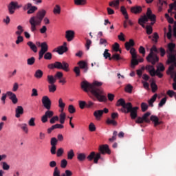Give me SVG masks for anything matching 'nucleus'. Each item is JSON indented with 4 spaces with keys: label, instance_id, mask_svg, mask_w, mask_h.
Masks as SVG:
<instances>
[{
    "label": "nucleus",
    "instance_id": "49",
    "mask_svg": "<svg viewBox=\"0 0 176 176\" xmlns=\"http://www.w3.org/2000/svg\"><path fill=\"white\" fill-rule=\"evenodd\" d=\"M89 131H96V125L94 124V123L93 122H91L89 125Z\"/></svg>",
    "mask_w": 176,
    "mask_h": 176
},
{
    "label": "nucleus",
    "instance_id": "25",
    "mask_svg": "<svg viewBox=\"0 0 176 176\" xmlns=\"http://www.w3.org/2000/svg\"><path fill=\"white\" fill-rule=\"evenodd\" d=\"M131 13H135V14L141 13V12H142V8H141V6L132 7L131 8Z\"/></svg>",
    "mask_w": 176,
    "mask_h": 176
},
{
    "label": "nucleus",
    "instance_id": "62",
    "mask_svg": "<svg viewBox=\"0 0 176 176\" xmlns=\"http://www.w3.org/2000/svg\"><path fill=\"white\" fill-rule=\"evenodd\" d=\"M31 97H38V90L35 88L32 89Z\"/></svg>",
    "mask_w": 176,
    "mask_h": 176
},
{
    "label": "nucleus",
    "instance_id": "33",
    "mask_svg": "<svg viewBox=\"0 0 176 176\" xmlns=\"http://www.w3.org/2000/svg\"><path fill=\"white\" fill-rule=\"evenodd\" d=\"M34 76L36 78V79H41L43 76V72L41 69H37L35 72Z\"/></svg>",
    "mask_w": 176,
    "mask_h": 176
},
{
    "label": "nucleus",
    "instance_id": "60",
    "mask_svg": "<svg viewBox=\"0 0 176 176\" xmlns=\"http://www.w3.org/2000/svg\"><path fill=\"white\" fill-rule=\"evenodd\" d=\"M58 120V116H56L52 117L50 120V123H51V124H53L54 123H56V122H57Z\"/></svg>",
    "mask_w": 176,
    "mask_h": 176
},
{
    "label": "nucleus",
    "instance_id": "34",
    "mask_svg": "<svg viewBox=\"0 0 176 176\" xmlns=\"http://www.w3.org/2000/svg\"><path fill=\"white\" fill-rule=\"evenodd\" d=\"M149 116H151V112H147L142 118L146 123H150L151 120L148 118Z\"/></svg>",
    "mask_w": 176,
    "mask_h": 176
},
{
    "label": "nucleus",
    "instance_id": "44",
    "mask_svg": "<svg viewBox=\"0 0 176 176\" xmlns=\"http://www.w3.org/2000/svg\"><path fill=\"white\" fill-rule=\"evenodd\" d=\"M122 60V58L120 57V55L116 53L112 55V57L111 58H109V60Z\"/></svg>",
    "mask_w": 176,
    "mask_h": 176
},
{
    "label": "nucleus",
    "instance_id": "52",
    "mask_svg": "<svg viewBox=\"0 0 176 176\" xmlns=\"http://www.w3.org/2000/svg\"><path fill=\"white\" fill-rule=\"evenodd\" d=\"M99 45H103V46L107 47V45H108V41H107V39L105 38H100L99 41Z\"/></svg>",
    "mask_w": 176,
    "mask_h": 176
},
{
    "label": "nucleus",
    "instance_id": "40",
    "mask_svg": "<svg viewBox=\"0 0 176 176\" xmlns=\"http://www.w3.org/2000/svg\"><path fill=\"white\" fill-rule=\"evenodd\" d=\"M74 3L75 5H81V6H83V5H86L87 3V1L86 0H74Z\"/></svg>",
    "mask_w": 176,
    "mask_h": 176
},
{
    "label": "nucleus",
    "instance_id": "6",
    "mask_svg": "<svg viewBox=\"0 0 176 176\" xmlns=\"http://www.w3.org/2000/svg\"><path fill=\"white\" fill-rule=\"evenodd\" d=\"M48 68L50 69H63L65 72H69V64L65 61L58 62L56 61L54 63L48 65Z\"/></svg>",
    "mask_w": 176,
    "mask_h": 176
},
{
    "label": "nucleus",
    "instance_id": "7",
    "mask_svg": "<svg viewBox=\"0 0 176 176\" xmlns=\"http://www.w3.org/2000/svg\"><path fill=\"white\" fill-rule=\"evenodd\" d=\"M81 89L84 90L86 93H91L92 96H98L97 91L94 89V87H93L92 84L89 83L87 80H84L81 82Z\"/></svg>",
    "mask_w": 176,
    "mask_h": 176
},
{
    "label": "nucleus",
    "instance_id": "59",
    "mask_svg": "<svg viewBox=\"0 0 176 176\" xmlns=\"http://www.w3.org/2000/svg\"><path fill=\"white\" fill-rule=\"evenodd\" d=\"M146 34L148 35H151V34H152V32L153 31V30L152 29V26H151V25H147L146 27Z\"/></svg>",
    "mask_w": 176,
    "mask_h": 176
},
{
    "label": "nucleus",
    "instance_id": "10",
    "mask_svg": "<svg viewBox=\"0 0 176 176\" xmlns=\"http://www.w3.org/2000/svg\"><path fill=\"white\" fill-rule=\"evenodd\" d=\"M87 159L88 160H89V162H91V160H93L94 159V163H95L96 164H97V163H98V160H100V159L101 158V153H98L96 154L95 152H91L87 157Z\"/></svg>",
    "mask_w": 176,
    "mask_h": 176
},
{
    "label": "nucleus",
    "instance_id": "5",
    "mask_svg": "<svg viewBox=\"0 0 176 176\" xmlns=\"http://www.w3.org/2000/svg\"><path fill=\"white\" fill-rule=\"evenodd\" d=\"M151 20V21H156V15L152 13V10L150 8L147 9L146 15L142 16L138 20L139 24L143 28H145V23L148 22V20Z\"/></svg>",
    "mask_w": 176,
    "mask_h": 176
},
{
    "label": "nucleus",
    "instance_id": "26",
    "mask_svg": "<svg viewBox=\"0 0 176 176\" xmlns=\"http://www.w3.org/2000/svg\"><path fill=\"white\" fill-rule=\"evenodd\" d=\"M120 3V0H113L109 3V6H111V8H115L116 9H119Z\"/></svg>",
    "mask_w": 176,
    "mask_h": 176
},
{
    "label": "nucleus",
    "instance_id": "64",
    "mask_svg": "<svg viewBox=\"0 0 176 176\" xmlns=\"http://www.w3.org/2000/svg\"><path fill=\"white\" fill-rule=\"evenodd\" d=\"M151 86L153 93H155V91H156V90H157V85H156V83L153 82H151Z\"/></svg>",
    "mask_w": 176,
    "mask_h": 176
},
{
    "label": "nucleus",
    "instance_id": "14",
    "mask_svg": "<svg viewBox=\"0 0 176 176\" xmlns=\"http://www.w3.org/2000/svg\"><path fill=\"white\" fill-rule=\"evenodd\" d=\"M7 96L11 100L12 102L14 104H17L19 102V99L16 94L10 91H7Z\"/></svg>",
    "mask_w": 176,
    "mask_h": 176
},
{
    "label": "nucleus",
    "instance_id": "28",
    "mask_svg": "<svg viewBox=\"0 0 176 176\" xmlns=\"http://www.w3.org/2000/svg\"><path fill=\"white\" fill-rule=\"evenodd\" d=\"M27 45L34 53H36V52H38V47H36V45H35V44H34L32 41L28 42Z\"/></svg>",
    "mask_w": 176,
    "mask_h": 176
},
{
    "label": "nucleus",
    "instance_id": "41",
    "mask_svg": "<svg viewBox=\"0 0 176 176\" xmlns=\"http://www.w3.org/2000/svg\"><path fill=\"white\" fill-rule=\"evenodd\" d=\"M48 89L50 93H54V91L57 90V88L56 87V85H54V84H50V85L48 86Z\"/></svg>",
    "mask_w": 176,
    "mask_h": 176
},
{
    "label": "nucleus",
    "instance_id": "42",
    "mask_svg": "<svg viewBox=\"0 0 176 176\" xmlns=\"http://www.w3.org/2000/svg\"><path fill=\"white\" fill-rule=\"evenodd\" d=\"M27 64L28 65H34V64H35V58L31 57L30 58H28Z\"/></svg>",
    "mask_w": 176,
    "mask_h": 176
},
{
    "label": "nucleus",
    "instance_id": "9",
    "mask_svg": "<svg viewBox=\"0 0 176 176\" xmlns=\"http://www.w3.org/2000/svg\"><path fill=\"white\" fill-rule=\"evenodd\" d=\"M7 8L10 14H14V12H16V9L20 8V6H19V2L17 1H10Z\"/></svg>",
    "mask_w": 176,
    "mask_h": 176
},
{
    "label": "nucleus",
    "instance_id": "1",
    "mask_svg": "<svg viewBox=\"0 0 176 176\" xmlns=\"http://www.w3.org/2000/svg\"><path fill=\"white\" fill-rule=\"evenodd\" d=\"M175 47V44L169 43L168 46V60L166 61V64H172L168 70V74L171 75V78L174 76V69L176 68V53L175 50H174Z\"/></svg>",
    "mask_w": 176,
    "mask_h": 176
},
{
    "label": "nucleus",
    "instance_id": "20",
    "mask_svg": "<svg viewBox=\"0 0 176 176\" xmlns=\"http://www.w3.org/2000/svg\"><path fill=\"white\" fill-rule=\"evenodd\" d=\"M78 65L81 69H84V72L86 73L87 72L89 67H87V63L81 60L78 62Z\"/></svg>",
    "mask_w": 176,
    "mask_h": 176
},
{
    "label": "nucleus",
    "instance_id": "17",
    "mask_svg": "<svg viewBox=\"0 0 176 176\" xmlns=\"http://www.w3.org/2000/svg\"><path fill=\"white\" fill-rule=\"evenodd\" d=\"M160 71H164V66L162 63L158 65V66L157 67V70L155 71V75H157L158 78L163 77V74L160 72Z\"/></svg>",
    "mask_w": 176,
    "mask_h": 176
},
{
    "label": "nucleus",
    "instance_id": "22",
    "mask_svg": "<svg viewBox=\"0 0 176 176\" xmlns=\"http://www.w3.org/2000/svg\"><path fill=\"white\" fill-rule=\"evenodd\" d=\"M47 50H49L47 43L46 42L41 43V50L39 52L45 54V53L47 52Z\"/></svg>",
    "mask_w": 176,
    "mask_h": 176
},
{
    "label": "nucleus",
    "instance_id": "23",
    "mask_svg": "<svg viewBox=\"0 0 176 176\" xmlns=\"http://www.w3.org/2000/svg\"><path fill=\"white\" fill-rule=\"evenodd\" d=\"M134 45H135V43H134V40L131 38L129 41L125 43L126 50H130V49H131V47H133Z\"/></svg>",
    "mask_w": 176,
    "mask_h": 176
},
{
    "label": "nucleus",
    "instance_id": "12",
    "mask_svg": "<svg viewBox=\"0 0 176 176\" xmlns=\"http://www.w3.org/2000/svg\"><path fill=\"white\" fill-rule=\"evenodd\" d=\"M54 176H60V170H58V168L55 167L54 173ZM61 176H72V171L69 170H66L65 173L61 174Z\"/></svg>",
    "mask_w": 176,
    "mask_h": 176
},
{
    "label": "nucleus",
    "instance_id": "55",
    "mask_svg": "<svg viewBox=\"0 0 176 176\" xmlns=\"http://www.w3.org/2000/svg\"><path fill=\"white\" fill-rule=\"evenodd\" d=\"M38 138L39 140H41V141L45 140V139L46 138V133L42 131L39 132Z\"/></svg>",
    "mask_w": 176,
    "mask_h": 176
},
{
    "label": "nucleus",
    "instance_id": "21",
    "mask_svg": "<svg viewBox=\"0 0 176 176\" xmlns=\"http://www.w3.org/2000/svg\"><path fill=\"white\" fill-rule=\"evenodd\" d=\"M146 69L149 72L151 76H155L156 75V70H155V67L153 65H147Z\"/></svg>",
    "mask_w": 176,
    "mask_h": 176
},
{
    "label": "nucleus",
    "instance_id": "48",
    "mask_svg": "<svg viewBox=\"0 0 176 176\" xmlns=\"http://www.w3.org/2000/svg\"><path fill=\"white\" fill-rule=\"evenodd\" d=\"M109 52V50L106 49V50H104V52L103 53V57H104V58H106V59L107 58H111V54H109V52Z\"/></svg>",
    "mask_w": 176,
    "mask_h": 176
},
{
    "label": "nucleus",
    "instance_id": "39",
    "mask_svg": "<svg viewBox=\"0 0 176 176\" xmlns=\"http://www.w3.org/2000/svg\"><path fill=\"white\" fill-rule=\"evenodd\" d=\"M54 14H60L61 13V8L60 6L56 5L55 8H54Z\"/></svg>",
    "mask_w": 176,
    "mask_h": 176
},
{
    "label": "nucleus",
    "instance_id": "45",
    "mask_svg": "<svg viewBox=\"0 0 176 176\" xmlns=\"http://www.w3.org/2000/svg\"><path fill=\"white\" fill-rule=\"evenodd\" d=\"M58 107L60 109H64L65 108V103L63 102V98H59L58 100Z\"/></svg>",
    "mask_w": 176,
    "mask_h": 176
},
{
    "label": "nucleus",
    "instance_id": "47",
    "mask_svg": "<svg viewBox=\"0 0 176 176\" xmlns=\"http://www.w3.org/2000/svg\"><path fill=\"white\" fill-rule=\"evenodd\" d=\"M67 164H68V161H67V160L63 159L60 161L61 168H65V167H67Z\"/></svg>",
    "mask_w": 176,
    "mask_h": 176
},
{
    "label": "nucleus",
    "instance_id": "13",
    "mask_svg": "<svg viewBox=\"0 0 176 176\" xmlns=\"http://www.w3.org/2000/svg\"><path fill=\"white\" fill-rule=\"evenodd\" d=\"M53 115H54V112L47 110L45 111V114L41 117V122L43 123H46L47 122V119L52 118Z\"/></svg>",
    "mask_w": 176,
    "mask_h": 176
},
{
    "label": "nucleus",
    "instance_id": "4",
    "mask_svg": "<svg viewBox=\"0 0 176 176\" xmlns=\"http://www.w3.org/2000/svg\"><path fill=\"white\" fill-rule=\"evenodd\" d=\"M92 86L94 87V90H95V91H96V94H98V96H94L96 98V100H98L99 102H106L107 96L104 93V90L98 88L100 86H102V82L94 81L92 83Z\"/></svg>",
    "mask_w": 176,
    "mask_h": 176
},
{
    "label": "nucleus",
    "instance_id": "46",
    "mask_svg": "<svg viewBox=\"0 0 176 176\" xmlns=\"http://www.w3.org/2000/svg\"><path fill=\"white\" fill-rule=\"evenodd\" d=\"M36 10H38V8L36 6H32L29 9L27 13L28 14H32V13H34Z\"/></svg>",
    "mask_w": 176,
    "mask_h": 176
},
{
    "label": "nucleus",
    "instance_id": "61",
    "mask_svg": "<svg viewBox=\"0 0 176 176\" xmlns=\"http://www.w3.org/2000/svg\"><path fill=\"white\" fill-rule=\"evenodd\" d=\"M125 91H126V93H131V91H133V86H131V85H126Z\"/></svg>",
    "mask_w": 176,
    "mask_h": 176
},
{
    "label": "nucleus",
    "instance_id": "11",
    "mask_svg": "<svg viewBox=\"0 0 176 176\" xmlns=\"http://www.w3.org/2000/svg\"><path fill=\"white\" fill-rule=\"evenodd\" d=\"M42 102L46 109L50 110L52 108V100L47 96L42 98Z\"/></svg>",
    "mask_w": 176,
    "mask_h": 176
},
{
    "label": "nucleus",
    "instance_id": "3",
    "mask_svg": "<svg viewBox=\"0 0 176 176\" xmlns=\"http://www.w3.org/2000/svg\"><path fill=\"white\" fill-rule=\"evenodd\" d=\"M117 107H122L124 109H127L126 113L131 112V119H135V118H137V111H138V107H133L131 102L126 103V102L122 98L118 100Z\"/></svg>",
    "mask_w": 176,
    "mask_h": 176
},
{
    "label": "nucleus",
    "instance_id": "19",
    "mask_svg": "<svg viewBox=\"0 0 176 176\" xmlns=\"http://www.w3.org/2000/svg\"><path fill=\"white\" fill-rule=\"evenodd\" d=\"M23 113H24V109H23V107L21 106H18L15 109V116L16 118H20Z\"/></svg>",
    "mask_w": 176,
    "mask_h": 176
},
{
    "label": "nucleus",
    "instance_id": "15",
    "mask_svg": "<svg viewBox=\"0 0 176 176\" xmlns=\"http://www.w3.org/2000/svg\"><path fill=\"white\" fill-rule=\"evenodd\" d=\"M65 38L67 42H71L75 38V32L74 30H67L65 32Z\"/></svg>",
    "mask_w": 176,
    "mask_h": 176
},
{
    "label": "nucleus",
    "instance_id": "50",
    "mask_svg": "<svg viewBox=\"0 0 176 176\" xmlns=\"http://www.w3.org/2000/svg\"><path fill=\"white\" fill-rule=\"evenodd\" d=\"M28 124L31 127H34L35 126V118H31L28 121Z\"/></svg>",
    "mask_w": 176,
    "mask_h": 176
},
{
    "label": "nucleus",
    "instance_id": "30",
    "mask_svg": "<svg viewBox=\"0 0 176 176\" xmlns=\"http://www.w3.org/2000/svg\"><path fill=\"white\" fill-rule=\"evenodd\" d=\"M77 159L79 162H85V160H86V154L83 153H78Z\"/></svg>",
    "mask_w": 176,
    "mask_h": 176
},
{
    "label": "nucleus",
    "instance_id": "54",
    "mask_svg": "<svg viewBox=\"0 0 176 176\" xmlns=\"http://www.w3.org/2000/svg\"><path fill=\"white\" fill-rule=\"evenodd\" d=\"M107 124H113V126H116L118 124V122H116V121H115L113 119L111 120V119L108 118L107 120Z\"/></svg>",
    "mask_w": 176,
    "mask_h": 176
},
{
    "label": "nucleus",
    "instance_id": "16",
    "mask_svg": "<svg viewBox=\"0 0 176 176\" xmlns=\"http://www.w3.org/2000/svg\"><path fill=\"white\" fill-rule=\"evenodd\" d=\"M100 152L102 155H104V153H108V155L111 154V150H109V146L108 144H104L100 146Z\"/></svg>",
    "mask_w": 176,
    "mask_h": 176
},
{
    "label": "nucleus",
    "instance_id": "36",
    "mask_svg": "<svg viewBox=\"0 0 176 176\" xmlns=\"http://www.w3.org/2000/svg\"><path fill=\"white\" fill-rule=\"evenodd\" d=\"M21 129L25 133V134H28V125L26 123H23L20 124Z\"/></svg>",
    "mask_w": 176,
    "mask_h": 176
},
{
    "label": "nucleus",
    "instance_id": "31",
    "mask_svg": "<svg viewBox=\"0 0 176 176\" xmlns=\"http://www.w3.org/2000/svg\"><path fill=\"white\" fill-rule=\"evenodd\" d=\"M75 156V153L74 152V149H70L67 151V159L68 160H72Z\"/></svg>",
    "mask_w": 176,
    "mask_h": 176
},
{
    "label": "nucleus",
    "instance_id": "58",
    "mask_svg": "<svg viewBox=\"0 0 176 176\" xmlns=\"http://www.w3.org/2000/svg\"><path fill=\"white\" fill-rule=\"evenodd\" d=\"M173 32V29L171 28V26L169 25L168 27V32L166 34V36L168 38V39H171V36H172V33Z\"/></svg>",
    "mask_w": 176,
    "mask_h": 176
},
{
    "label": "nucleus",
    "instance_id": "37",
    "mask_svg": "<svg viewBox=\"0 0 176 176\" xmlns=\"http://www.w3.org/2000/svg\"><path fill=\"white\" fill-rule=\"evenodd\" d=\"M156 98H157V94H155L149 100L148 104L151 107H153L154 101H156Z\"/></svg>",
    "mask_w": 176,
    "mask_h": 176
},
{
    "label": "nucleus",
    "instance_id": "32",
    "mask_svg": "<svg viewBox=\"0 0 176 176\" xmlns=\"http://www.w3.org/2000/svg\"><path fill=\"white\" fill-rule=\"evenodd\" d=\"M59 121H60V123L61 124H64L65 122V118H67V115L65 114V113L64 112H61L60 116H59Z\"/></svg>",
    "mask_w": 176,
    "mask_h": 176
},
{
    "label": "nucleus",
    "instance_id": "56",
    "mask_svg": "<svg viewBox=\"0 0 176 176\" xmlns=\"http://www.w3.org/2000/svg\"><path fill=\"white\" fill-rule=\"evenodd\" d=\"M165 17L168 21V23H170V24H173L174 23V19L171 18L168 14H165Z\"/></svg>",
    "mask_w": 176,
    "mask_h": 176
},
{
    "label": "nucleus",
    "instance_id": "27",
    "mask_svg": "<svg viewBox=\"0 0 176 176\" xmlns=\"http://www.w3.org/2000/svg\"><path fill=\"white\" fill-rule=\"evenodd\" d=\"M102 115V110H97L94 112V116H95L96 120H100Z\"/></svg>",
    "mask_w": 176,
    "mask_h": 176
},
{
    "label": "nucleus",
    "instance_id": "18",
    "mask_svg": "<svg viewBox=\"0 0 176 176\" xmlns=\"http://www.w3.org/2000/svg\"><path fill=\"white\" fill-rule=\"evenodd\" d=\"M150 120H151V122H153L154 123V126L155 127H156L157 126H159V124H162V123H163V122L159 120V118L156 116H151L150 118Z\"/></svg>",
    "mask_w": 176,
    "mask_h": 176
},
{
    "label": "nucleus",
    "instance_id": "38",
    "mask_svg": "<svg viewBox=\"0 0 176 176\" xmlns=\"http://www.w3.org/2000/svg\"><path fill=\"white\" fill-rule=\"evenodd\" d=\"M45 60H52L53 58V54L51 52H45L44 54Z\"/></svg>",
    "mask_w": 176,
    "mask_h": 176
},
{
    "label": "nucleus",
    "instance_id": "35",
    "mask_svg": "<svg viewBox=\"0 0 176 176\" xmlns=\"http://www.w3.org/2000/svg\"><path fill=\"white\" fill-rule=\"evenodd\" d=\"M17 31L15 32L16 35H18V36H21V34L24 32V29H23V26L18 25L17 26Z\"/></svg>",
    "mask_w": 176,
    "mask_h": 176
},
{
    "label": "nucleus",
    "instance_id": "24",
    "mask_svg": "<svg viewBox=\"0 0 176 176\" xmlns=\"http://www.w3.org/2000/svg\"><path fill=\"white\" fill-rule=\"evenodd\" d=\"M56 80L57 79L56 77H54L53 75H48L47 76V82H48L50 85H54Z\"/></svg>",
    "mask_w": 176,
    "mask_h": 176
},
{
    "label": "nucleus",
    "instance_id": "53",
    "mask_svg": "<svg viewBox=\"0 0 176 176\" xmlns=\"http://www.w3.org/2000/svg\"><path fill=\"white\" fill-rule=\"evenodd\" d=\"M129 50H130V53L132 56V58H137V53L135 52V49L131 48Z\"/></svg>",
    "mask_w": 176,
    "mask_h": 176
},
{
    "label": "nucleus",
    "instance_id": "2",
    "mask_svg": "<svg viewBox=\"0 0 176 176\" xmlns=\"http://www.w3.org/2000/svg\"><path fill=\"white\" fill-rule=\"evenodd\" d=\"M46 16V10H41L38 11L36 16L30 17L29 23L30 24V30L32 32H36L38 30V25L42 24V20Z\"/></svg>",
    "mask_w": 176,
    "mask_h": 176
},
{
    "label": "nucleus",
    "instance_id": "8",
    "mask_svg": "<svg viewBox=\"0 0 176 176\" xmlns=\"http://www.w3.org/2000/svg\"><path fill=\"white\" fill-rule=\"evenodd\" d=\"M155 53H157V48H156L155 46H153L151 49L150 54L146 57L147 61H148V63H151V64H153V65H155V64H156V63H157V61H159V58Z\"/></svg>",
    "mask_w": 176,
    "mask_h": 176
},
{
    "label": "nucleus",
    "instance_id": "51",
    "mask_svg": "<svg viewBox=\"0 0 176 176\" xmlns=\"http://www.w3.org/2000/svg\"><path fill=\"white\" fill-rule=\"evenodd\" d=\"M63 153H64V148H59L57 150L56 155H57L58 157H60V156H63Z\"/></svg>",
    "mask_w": 176,
    "mask_h": 176
},
{
    "label": "nucleus",
    "instance_id": "63",
    "mask_svg": "<svg viewBox=\"0 0 176 176\" xmlns=\"http://www.w3.org/2000/svg\"><path fill=\"white\" fill-rule=\"evenodd\" d=\"M2 167H3V170H9V168H10V166H9V164H8V163L3 162H2Z\"/></svg>",
    "mask_w": 176,
    "mask_h": 176
},
{
    "label": "nucleus",
    "instance_id": "43",
    "mask_svg": "<svg viewBox=\"0 0 176 176\" xmlns=\"http://www.w3.org/2000/svg\"><path fill=\"white\" fill-rule=\"evenodd\" d=\"M135 65H138V61L137 60V58H132L131 60V68H135Z\"/></svg>",
    "mask_w": 176,
    "mask_h": 176
},
{
    "label": "nucleus",
    "instance_id": "29",
    "mask_svg": "<svg viewBox=\"0 0 176 176\" xmlns=\"http://www.w3.org/2000/svg\"><path fill=\"white\" fill-rule=\"evenodd\" d=\"M68 50V48L65 46H60L58 47L57 50V53H58V54H64V53H65V52H67Z\"/></svg>",
    "mask_w": 176,
    "mask_h": 176
},
{
    "label": "nucleus",
    "instance_id": "57",
    "mask_svg": "<svg viewBox=\"0 0 176 176\" xmlns=\"http://www.w3.org/2000/svg\"><path fill=\"white\" fill-rule=\"evenodd\" d=\"M68 111H69V113H75L76 110L75 109V107H74V105L70 104V105H69Z\"/></svg>",
    "mask_w": 176,
    "mask_h": 176
}]
</instances>
